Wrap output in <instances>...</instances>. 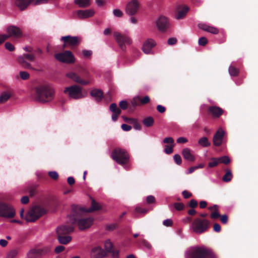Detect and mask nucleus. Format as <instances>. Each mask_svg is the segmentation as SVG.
<instances>
[{
  "label": "nucleus",
  "mask_w": 258,
  "mask_h": 258,
  "mask_svg": "<svg viewBox=\"0 0 258 258\" xmlns=\"http://www.w3.org/2000/svg\"><path fill=\"white\" fill-rule=\"evenodd\" d=\"M86 209L77 205L72 206V212L69 216L70 223L77 224L79 229L83 230L89 228L93 224L94 219L92 217H86Z\"/></svg>",
  "instance_id": "1"
},
{
  "label": "nucleus",
  "mask_w": 258,
  "mask_h": 258,
  "mask_svg": "<svg viewBox=\"0 0 258 258\" xmlns=\"http://www.w3.org/2000/svg\"><path fill=\"white\" fill-rule=\"evenodd\" d=\"M53 88L47 86H40L36 88L35 98L37 101L45 103L51 101L54 96Z\"/></svg>",
  "instance_id": "2"
},
{
  "label": "nucleus",
  "mask_w": 258,
  "mask_h": 258,
  "mask_svg": "<svg viewBox=\"0 0 258 258\" xmlns=\"http://www.w3.org/2000/svg\"><path fill=\"white\" fill-rule=\"evenodd\" d=\"M186 258H216L214 253L204 247H197L188 252Z\"/></svg>",
  "instance_id": "3"
},
{
  "label": "nucleus",
  "mask_w": 258,
  "mask_h": 258,
  "mask_svg": "<svg viewBox=\"0 0 258 258\" xmlns=\"http://www.w3.org/2000/svg\"><path fill=\"white\" fill-rule=\"evenodd\" d=\"M111 158L118 164L124 165L129 162L130 156L126 151L119 148H115L112 152Z\"/></svg>",
  "instance_id": "4"
},
{
  "label": "nucleus",
  "mask_w": 258,
  "mask_h": 258,
  "mask_svg": "<svg viewBox=\"0 0 258 258\" xmlns=\"http://www.w3.org/2000/svg\"><path fill=\"white\" fill-rule=\"evenodd\" d=\"M210 225V222L208 220L197 218L193 221L191 227L194 232L201 234L207 231Z\"/></svg>",
  "instance_id": "5"
},
{
  "label": "nucleus",
  "mask_w": 258,
  "mask_h": 258,
  "mask_svg": "<svg viewBox=\"0 0 258 258\" xmlns=\"http://www.w3.org/2000/svg\"><path fill=\"white\" fill-rule=\"evenodd\" d=\"M63 93L70 98L77 100L83 98L82 88L78 85H74L66 87Z\"/></svg>",
  "instance_id": "6"
},
{
  "label": "nucleus",
  "mask_w": 258,
  "mask_h": 258,
  "mask_svg": "<svg viewBox=\"0 0 258 258\" xmlns=\"http://www.w3.org/2000/svg\"><path fill=\"white\" fill-rule=\"evenodd\" d=\"M46 213V211L40 206H36L30 210L25 219L27 222H34Z\"/></svg>",
  "instance_id": "7"
},
{
  "label": "nucleus",
  "mask_w": 258,
  "mask_h": 258,
  "mask_svg": "<svg viewBox=\"0 0 258 258\" xmlns=\"http://www.w3.org/2000/svg\"><path fill=\"white\" fill-rule=\"evenodd\" d=\"M113 36L120 48L122 51L126 49V44L130 45L132 43V40L126 35L122 34L118 32H114Z\"/></svg>",
  "instance_id": "8"
},
{
  "label": "nucleus",
  "mask_w": 258,
  "mask_h": 258,
  "mask_svg": "<svg viewBox=\"0 0 258 258\" xmlns=\"http://www.w3.org/2000/svg\"><path fill=\"white\" fill-rule=\"evenodd\" d=\"M15 214V210L11 205L0 202V217L12 218Z\"/></svg>",
  "instance_id": "9"
},
{
  "label": "nucleus",
  "mask_w": 258,
  "mask_h": 258,
  "mask_svg": "<svg viewBox=\"0 0 258 258\" xmlns=\"http://www.w3.org/2000/svg\"><path fill=\"white\" fill-rule=\"evenodd\" d=\"M54 57L58 61L66 63L71 64L75 62V58L73 53L70 50L56 53L54 55Z\"/></svg>",
  "instance_id": "10"
},
{
  "label": "nucleus",
  "mask_w": 258,
  "mask_h": 258,
  "mask_svg": "<svg viewBox=\"0 0 258 258\" xmlns=\"http://www.w3.org/2000/svg\"><path fill=\"white\" fill-rule=\"evenodd\" d=\"M35 59V55L34 54L29 53L23 54L22 55L19 56L17 58L18 62L22 67L26 69L32 70H33V68L31 64L28 62L26 60L30 61H34Z\"/></svg>",
  "instance_id": "11"
},
{
  "label": "nucleus",
  "mask_w": 258,
  "mask_h": 258,
  "mask_svg": "<svg viewBox=\"0 0 258 258\" xmlns=\"http://www.w3.org/2000/svg\"><path fill=\"white\" fill-rule=\"evenodd\" d=\"M81 40L79 37L71 36L70 35L63 36L60 39V40L64 42L62 46L63 48H66L68 46H77L80 44Z\"/></svg>",
  "instance_id": "12"
},
{
  "label": "nucleus",
  "mask_w": 258,
  "mask_h": 258,
  "mask_svg": "<svg viewBox=\"0 0 258 258\" xmlns=\"http://www.w3.org/2000/svg\"><path fill=\"white\" fill-rule=\"evenodd\" d=\"M48 0H15L16 6L21 11L26 9L32 2H35V5H40L46 3Z\"/></svg>",
  "instance_id": "13"
},
{
  "label": "nucleus",
  "mask_w": 258,
  "mask_h": 258,
  "mask_svg": "<svg viewBox=\"0 0 258 258\" xmlns=\"http://www.w3.org/2000/svg\"><path fill=\"white\" fill-rule=\"evenodd\" d=\"M140 3L138 0H131L127 3L125 8V12L130 16L136 14L140 8Z\"/></svg>",
  "instance_id": "14"
},
{
  "label": "nucleus",
  "mask_w": 258,
  "mask_h": 258,
  "mask_svg": "<svg viewBox=\"0 0 258 258\" xmlns=\"http://www.w3.org/2000/svg\"><path fill=\"white\" fill-rule=\"evenodd\" d=\"M74 230V224L63 225L58 227L56 229L57 235H69Z\"/></svg>",
  "instance_id": "15"
},
{
  "label": "nucleus",
  "mask_w": 258,
  "mask_h": 258,
  "mask_svg": "<svg viewBox=\"0 0 258 258\" xmlns=\"http://www.w3.org/2000/svg\"><path fill=\"white\" fill-rule=\"evenodd\" d=\"M7 32L8 39L10 37H19L22 35V31L20 29L15 26H10L7 28Z\"/></svg>",
  "instance_id": "16"
},
{
  "label": "nucleus",
  "mask_w": 258,
  "mask_h": 258,
  "mask_svg": "<svg viewBox=\"0 0 258 258\" xmlns=\"http://www.w3.org/2000/svg\"><path fill=\"white\" fill-rule=\"evenodd\" d=\"M224 135V131L221 128L217 131L213 139V144L215 146H220L222 144Z\"/></svg>",
  "instance_id": "17"
},
{
  "label": "nucleus",
  "mask_w": 258,
  "mask_h": 258,
  "mask_svg": "<svg viewBox=\"0 0 258 258\" xmlns=\"http://www.w3.org/2000/svg\"><path fill=\"white\" fill-rule=\"evenodd\" d=\"M157 25L160 31H165L169 26L167 18L163 16H160L157 21Z\"/></svg>",
  "instance_id": "18"
},
{
  "label": "nucleus",
  "mask_w": 258,
  "mask_h": 258,
  "mask_svg": "<svg viewBox=\"0 0 258 258\" xmlns=\"http://www.w3.org/2000/svg\"><path fill=\"white\" fill-rule=\"evenodd\" d=\"M66 76L75 82L81 85H86L89 83V81L81 79L77 74L74 72H69L67 74Z\"/></svg>",
  "instance_id": "19"
},
{
  "label": "nucleus",
  "mask_w": 258,
  "mask_h": 258,
  "mask_svg": "<svg viewBox=\"0 0 258 258\" xmlns=\"http://www.w3.org/2000/svg\"><path fill=\"white\" fill-rule=\"evenodd\" d=\"M156 45L155 41L151 39L148 38L143 44L142 50L146 54H149L152 49Z\"/></svg>",
  "instance_id": "20"
},
{
  "label": "nucleus",
  "mask_w": 258,
  "mask_h": 258,
  "mask_svg": "<svg viewBox=\"0 0 258 258\" xmlns=\"http://www.w3.org/2000/svg\"><path fill=\"white\" fill-rule=\"evenodd\" d=\"M104 247L106 252L111 253L113 258H118L119 252L118 250L115 249L113 246L112 243L110 240H106L104 244Z\"/></svg>",
  "instance_id": "21"
},
{
  "label": "nucleus",
  "mask_w": 258,
  "mask_h": 258,
  "mask_svg": "<svg viewBox=\"0 0 258 258\" xmlns=\"http://www.w3.org/2000/svg\"><path fill=\"white\" fill-rule=\"evenodd\" d=\"M106 254V252L100 246L93 247L91 252V258H102L105 256Z\"/></svg>",
  "instance_id": "22"
},
{
  "label": "nucleus",
  "mask_w": 258,
  "mask_h": 258,
  "mask_svg": "<svg viewBox=\"0 0 258 258\" xmlns=\"http://www.w3.org/2000/svg\"><path fill=\"white\" fill-rule=\"evenodd\" d=\"M209 114L216 118L219 117L224 112V110L220 107L217 106H210L208 109Z\"/></svg>",
  "instance_id": "23"
},
{
  "label": "nucleus",
  "mask_w": 258,
  "mask_h": 258,
  "mask_svg": "<svg viewBox=\"0 0 258 258\" xmlns=\"http://www.w3.org/2000/svg\"><path fill=\"white\" fill-rule=\"evenodd\" d=\"M189 11V8L186 6H179L177 8V12L175 18L177 20L182 19Z\"/></svg>",
  "instance_id": "24"
},
{
  "label": "nucleus",
  "mask_w": 258,
  "mask_h": 258,
  "mask_svg": "<svg viewBox=\"0 0 258 258\" xmlns=\"http://www.w3.org/2000/svg\"><path fill=\"white\" fill-rule=\"evenodd\" d=\"M77 14L79 19H83L93 16L94 14V12L92 10H80L77 11Z\"/></svg>",
  "instance_id": "25"
},
{
  "label": "nucleus",
  "mask_w": 258,
  "mask_h": 258,
  "mask_svg": "<svg viewBox=\"0 0 258 258\" xmlns=\"http://www.w3.org/2000/svg\"><path fill=\"white\" fill-rule=\"evenodd\" d=\"M198 27L204 31L213 34H217L219 33V30L217 28L207 25L204 23L199 24Z\"/></svg>",
  "instance_id": "26"
},
{
  "label": "nucleus",
  "mask_w": 258,
  "mask_h": 258,
  "mask_svg": "<svg viewBox=\"0 0 258 258\" xmlns=\"http://www.w3.org/2000/svg\"><path fill=\"white\" fill-rule=\"evenodd\" d=\"M90 95L98 102H100L103 98V93L100 89H95L92 90L90 92Z\"/></svg>",
  "instance_id": "27"
},
{
  "label": "nucleus",
  "mask_w": 258,
  "mask_h": 258,
  "mask_svg": "<svg viewBox=\"0 0 258 258\" xmlns=\"http://www.w3.org/2000/svg\"><path fill=\"white\" fill-rule=\"evenodd\" d=\"M208 209L212 212L210 215V218L212 219H217L221 217L218 211V207L217 205H215L213 206L210 207Z\"/></svg>",
  "instance_id": "28"
},
{
  "label": "nucleus",
  "mask_w": 258,
  "mask_h": 258,
  "mask_svg": "<svg viewBox=\"0 0 258 258\" xmlns=\"http://www.w3.org/2000/svg\"><path fill=\"white\" fill-rule=\"evenodd\" d=\"M39 258L49 255L52 252V249L50 246H44L42 248H38Z\"/></svg>",
  "instance_id": "29"
},
{
  "label": "nucleus",
  "mask_w": 258,
  "mask_h": 258,
  "mask_svg": "<svg viewBox=\"0 0 258 258\" xmlns=\"http://www.w3.org/2000/svg\"><path fill=\"white\" fill-rule=\"evenodd\" d=\"M182 155L183 158L189 161L194 162L195 160L194 156L191 153L188 148H184L182 150Z\"/></svg>",
  "instance_id": "30"
},
{
  "label": "nucleus",
  "mask_w": 258,
  "mask_h": 258,
  "mask_svg": "<svg viewBox=\"0 0 258 258\" xmlns=\"http://www.w3.org/2000/svg\"><path fill=\"white\" fill-rule=\"evenodd\" d=\"M57 240L59 243L67 244L72 240V237L69 235H57Z\"/></svg>",
  "instance_id": "31"
},
{
  "label": "nucleus",
  "mask_w": 258,
  "mask_h": 258,
  "mask_svg": "<svg viewBox=\"0 0 258 258\" xmlns=\"http://www.w3.org/2000/svg\"><path fill=\"white\" fill-rule=\"evenodd\" d=\"M101 206L97 203L94 199H91V206L90 209L86 210V213L91 212L100 210Z\"/></svg>",
  "instance_id": "32"
},
{
  "label": "nucleus",
  "mask_w": 258,
  "mask_h": 258,
  "mask_svg": "<svg viewBox=\"0 0 258 258\" xmlns=\"http://www.w3.org/2000/svg\"><path fill=\"white\" fill-rule=\"evenodd\" d=\"M141 104V97L140 96H137L134 97L131 102L130 105V108L131 109H135L137 106L140 105Z\"/></svg>",
  "instance_id": "33"
},
{
  "label": "nucleus",
  "mask_w": 258,
  "mask_h": 258,
  "mask_svg": "<svg viewBox=\"0 0 258 258\" xmlns=\"http://www.w3.org/2000/svg\"><path fill=\"white\" fill-rule=\"evenodd\" d=\"M74 3L80 8H87L90 5V0H75Z\"/></svg>",
  "instance_id": "34"
},
{
  "label": "nucleus",
  "mask_w": 258,
  "mask_h": 258,
  "mask_svg": "<svg viewBox=\"0 0 258 258\" xmlns=\"http://www.w3.org/2000/svg\"><path fill=\"white\" fill-rule=\"evenodd\" d=\"M28 258H39L38 248L31 249L27 254Z\"/></svg>",
  "instance_id": "35"
},
{
  "label": "nucleus",
  "mask_w": 258,
  "mask_h": 258,
  "mask_svg": "<svg viewBox=\"0 0 258 258\" xmlns=\"http://www.w3.org/2000/svg\"><path fill=\"white\" fill-rule=\"evenodd\" d=\"M226 173L225 175L223 176L222 180L224 182H229L231 180L233 175L231 172V170L229 169H226L225 170Z\"/></svg>",
  "instance_id": "36"
},
{
  "label": "nucleus",
  "mask_w": 258,
  "mask_h": 258,
  "mask_svg": "<svg viewBox=\"0 0 258 258\" xmlns=\"http://www.w3.org/2000/svg\"><path fill=\"white\" fill-rule=\"evenodd\" d=\"M198 143L203 147H207L211 145L210 142L209 141L208 139L204 137L199 139Z\"/></svg>",
  "instance_id": "37"
},
{
  "label": "nucleus",
  "mask_w": 258,
  "mask_h": 258,
  "mask_svg": "<svg viewBox=\"0 0 258 258\" xmlns=\"http://www.w3.org/2000/svg\"><path fill=\"white\" fill-rule=\"evenodd\" d=\"M228 71L230 76L233 77L237 76L239 73V70L232 64L229 66Z\"/></svg>",
  "instance_id": "38"
},
{
  "label": "nucleus",
  "mask_w": 258,
  "mask_h": 258,
  "mask_svg": "<svg viewBox=\"0 0 258 258\" xmlns=\"http://www.w3.org/2000/svg\"><path fill=\"white\" fill-rule=\"evenodd\" d=\"M154 122V118L151 117H147L145 118H144L143 120V123L146 126V127H150L152 126Z\"/></svg>",
  "instance_id": "39"
},
{
  "label": "nucleus",
  "mask_w": 258,
  "mask_h": 258,
  "mask_svg": "<svg viewBox=\"0 0 258 258\" xmlns=\"http://www.w3.org/2000/svg\"><path fill=\"white\" fill-rule=\"evenodd\" d=\"M11 96V94L8 92H5L2 93L0 96V103H4L8 101Z\"/></svg>",
  "instance_id": "40"
},
{
  "label": "nucleus",
  "mask_w": 258,
  "mask_h": 258,
  "mask_svg": "<svg viewBox=\"0 0 258 258\" xmlns=\"http://www.w3.org/2000/svg\"><path fill=\"white\" fill-rule=\"evenodd\" d=\"M220 163L219 158H211V161L209 162L208 166L212 168L217 166Z\"/></svg>",
  "instance_id": "41"
},
{
  "label": "nucleus",
  "mask_w": 258,
  "mask_h": 258,
  "mask_svg": "<svg viewBox=\"0 0 258 258\" xmlns=\"http://www.w3.org/2000/svg\"><path fill=\"white\" fill-rule=\"evenodd\" d=\"M110 110L113 113H121V110L118 108L115 103H112L110 105Z\"/></svg>",
  "instance_id": "42"
},
{
  "label": "nucleus",
  "mask_w": 258,
  "mask_h": 258,
  "mask_svg": "<svg viewBox=\"0 0 258 258\" xmlns=\"http://www.w3.org/2000/svg\"><path fill=\"white\" fill-rule=\"evenodd\" d=\"M220 163L228 164L230 162V158L227 156H222L219 158Z\"/></svg>",
  "instance_id": "43"
},
{
  "label": "nucleus",
  "mask_w": 258,
  "mask_h": 258,
  "mask_svg": "<svg viewBox=\"0 0 258 258\" xmlns=\"http://www.w3.org/2000/svg\"><path fill=\"white\" fill-rule=\"evenodd\" d=\"M36 185H31L28 187V190L30 195V196H34L36 194Z\"/></svg>",
  "instance_id": "44"
},
{
  "label": "nucleus",
  "mask_w": 258,
  "mask_h": 258,
  "mask_svg": "<svg viewBox=\"0 0 258 258\" xmlns=\"http://www.w3.org/2000/svg\"><path fill=\"white\" fill-rule=\"evenodd\" d=\"M20 76L22 80H26L29 78L30 75L27 72L21 71L20 72Z\"/></svg>",
  "instance_id": "45"
},
{
  "label": "nucleus",
  "mask_w": 258,
  "mask_h": 258,
  "mask_svg": "<svg viewBox=\"0 0 258 258\" xmlns=\"http://www.w3.org/2000/svg\"><path fill=\"white\" fill-rule=\"evenodd\" d=\"M173 145H165L164 151L167 154H171L173 152Z\"/></svg>",
  "instance_id": "46"
},
{
  "label": "nucleus",
  "mask_w": 258,
  "mask_h": 258,
  "mask_svg": "<svg viewBox=\"0 0 258 258\" xmlns=\"http://www.w3.org/2000/svg\"><path fill=\"white\" fill-rule=\"evenodd\" d=\"M49 176L53 180H57L58 178V174L56 171H49L48 173Z\"/></svg>",
  "instance_id": "47"
},
{
  "label": "nucleus",
  "mask_w": 258,
  "mask_h": 258,
  "mask_svg": "<svg viewBox=\"0 0 258 258\" xmlns=\"http://www.w3.org/2000/svg\"><path fill=\"white\" fill-rule=\"evenodd\" d=\"M174 207L177 211L182 210L184 208V205L181 203H175Z\"/></svg>",
  "instance_id": "48"
},
{
  "label": "nucleus",
  "mask_w": 258,
  "mask_h": 258,
  "mask_svg": "<svg viewBox=\"0 0 258 258\" xmlns=\"http://www.w3.org/2000/svg\"><path fill=\"white\" fill-rule=\"evenodd\" d=\"M119 106L121 109H122L123 110H125V109H127V108L128 106V105L127 102L126 101L122 100L119 102Z\"/></svg>",
  "instance_id": "49"
},
{
  "label": "nucleus",
  "mask_w": 258,
  "mask_h": 258,
  "mask_svg": "<svg viewBox=\"0 0 258 258\" xmlns=\"http://www.w3.org/2000/svg\"><path fill=\"white\" fill-rule=\"evenodd\" d=\"M173 159H174L175 162L177 165H180L181 164L182 159L179 155H178V154L174 155V156H173Z\"/></svg>",
  "instance_id": "50"
},
{
  "label": "nucleus",
  "mask_w": 258,
  "mask_h": 258,
  "mask_svg": "<svg viewBox=\"0 0 258 258\" xmlns=\"http://www.w3.org/2000/svg\"><path fill=\"white\" fill-rule=\"evenodd\" d=\"M155 202V198L153 196H148L146 198V203L148 204H151Z\"/></svg>",
  "instance_id": "51"
},
{
  "label": "nucleus",
  "mask_w": 258,
  "mask_h": 258,
  "mask_svg": "<svg viewBox=\"0 0 258 258\" xmlns=\"http://www.w3.org/2000/svg\"><path fill=\"white\" fill-rule=\"evenodd\" d=\"M207 43H208V40L205 37H201L199 39V44L200 45L205 46L207 44Z\"/></svg>",
  "instance_id": "52"
},
{
  "label": "nucleus",
  "mask_w": 258,
  "mask_h": 258,
  "mask_svg": "<svg viewBox=\"0 0 258 258\" xmlns=\"http://www.w3.org/2000/svg\"><path fill=\"white\" fill-rule=\"evenodd\" d=\"M5 48L10 51H12L15 49L14 46L9 42H7L5 43Z\"/></svg>",
  "instance_id": "53"
},
{
  "label": "nucleus",
  "mask_w": 258,
  "mask_h": 258,
  "mask_svg": "<svg viewBox=\"0 0 258 258\" xmlns=\"http://www.w3.org/2000/svg\"><path fill=\"white\" fill-rule=\"evenodd\" d=\"M113 14L117 17H121L123 16V13L119 9H114L113 11Z\"/></svg>",
  "instance_id": "54"
},
{
  "label": "nucleus",
  "mask_w": 258,
  "mask_h": 258,
  "mask_svg": "<svg viewBox=\"0 0 258 258\" xmlns=\"http://www.w3.org/2000/svg\"><path fill=\"white\" fill-rule=\"evenodd\" d=\"M163 142L164 143H165V144H169L170 145H173L174 140L171 137H167V138H165L163 140Z\"/></svg>",
  "instance_id": "55"
},
{
  "label": "nucleus",
  "mask_w": 258,
  "mask_h": 258,
  "mask_svg": "<svg viewBox=\"0 0 258 258\" xmlns=\"http://www.w3.org/2000/svg\"><path fill=\"white\" fill-rule=\"evenodd\" d=\"M137 119L133 118H128V117H125L124 118V121H125L126 122H127L128 123L132 124L133 125L137 121Z\"/></svg>",
  "instance_id": "56"
},
{
  "label": "nucleus",
  "mask_w": 258,
  "mask_h": 258,
  "mask_svg": "<svg viewBox=\"0 0 258 258\" xmlns=\"http://www.w3.org/2000/svg\"><path fill=\"white\" fill-rule=\"evenodd\" d=\"M189 206L192 209H194L198 206V202L194 199H192L189 202Z\"/></svg>",
  "instance_id": "57"
},
{
  "label": "nucleus",
  "mask_w": 258,
  "mask_h": 258,
  "mask_svg": "<svg viewBox=\"0 0 258 258\" xmlns=\"http://www.w3.org/2000/svg\"><path fill=\"white\" fill-rule=\"evenodd\" d=\"M150 98L148 96H145L143 98H141V104L143 105L147 104L150 102Z\"/></svg>",
  "instance_id": "58"
},
{
  "label": "nucleus",
  "mask_w": 258,
  "mask_h": 258,
  "mask_svg": "<svg viewBox=\"0 0 258 258\" xmlns=\"http://www.w3.org/2000/svg\"><path fill=\"white\" fill-rule=\"evenodd\" d=\"M219 218L220 219L221 222L223 224H225L228 222V216L226 215H223L222 216L221 215V217H220Z\"/></svg>",
  "instance_id": "59"
},
{
  "label": "nucleus",
  "mask_w": 258,
  "mask_h": 258,
  "mask_svg": "<svg viewBox=\"0 0 258 258\" xmlns=\"http://www.w3.org/2000/svg\"><path fill=\"white\" fill-rule=\"evenodd\" d=\"M64 246L62 245H58L55 248L54 251L56 253H59L64 249Z\"/></svg>",
  "instance_id": "60"
},
{
  "label": "nucleus",
  "mask_w": 258,
  "mask_h": 258,
  "mask_svg": "<svg viewBox=\"0 0 258 258\" xmlns=\"http://www.w3.org/2000/svg\"><path fill=\"white\" fill-rule=\"evenodd\" d=\"M17 254V251L16 250H13L10 252L7 256V258H15Z\"/></svg>",
  "instance_id": "61"
},
{
  "label": "nucleus",
  "mask_w": 258,
  "mask_h": 258,
  "mask_svg": "<svg viewBox=\"0 0 258 258\" xmlns=\"http://www.w3.org/2000/svg\"><path fill=\"white\" fill-rule=\"evenodd\" d=\"M163 224L164 226L169 227L172 225L173 222L171 219H166L163 221Z\"/></svg>",
  "instance_id": "62"
},
{
  "label": "nucleus",
  "mask_w": 258,
  "mask_h": 258,
  "mask_svg": "<svg viewBox=\"0 0 258 258\" xmlns=\"http://www.w3.org/2000/svg\"><path fill=\"white\" fill-rule=\"evenodd\" d=\"M213 229L215 232H219L221 229V226L219 224L216 223L213 225Z\"/></svg>",
  "instance_id": "63"
},
{
  "label": "nucleus",
  "mask_w": 258,
  "mask_h": 258,
  "mask_svg": "<svg viewBox=\"0 0 258 258\" xmlns=\"http://www.w3.org/2000/svg\"><path fill=\"white\" fill-rule=\"evenodd\" d=\"M141 243L149 249H151L152 247L151 244L145 239H142Z\"/></svg>",
  "instance_id": "64"
}]
</instances>
